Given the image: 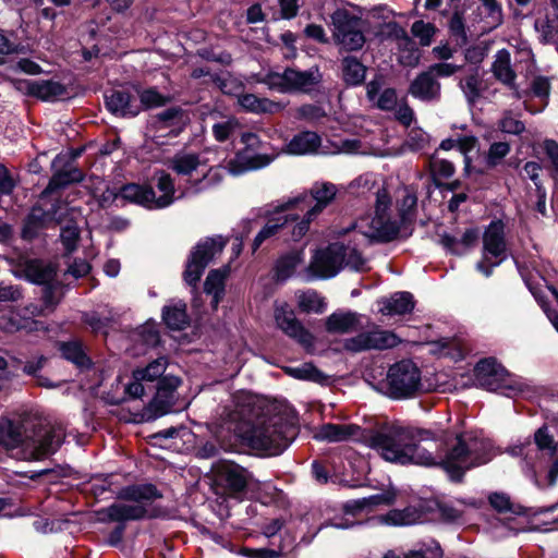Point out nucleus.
Here are the masks:
<instances>
[{"instance_id":"nucleus-27","label":"nucleus","mask_w":558,"mask_h":558,"mask_svg":"<svg viewBox=\"0 0 558 558\" xmlns=\"http://www.w3.org/2000/svg\"><path fill=\"white\" fill-rule=\"evenodd\" d=\"M492 71L498 81L513 89L515 98L520 99L526 96L527 92H522L514 85L515 73L511 68L510 53L507 50L502 49L496 53Z\"/></svg>"},{"instance_id":"nucleus-44","label":"nucleus","mask_w":558,"mask_h":558,"mask_svg":"<svg viewBox=\"0 0 558 558\" xmlns=\"http://www.w3.org/2000/svg\"><path fill=\"white\" fill-rule=\"evenodd\" d=\"M469 104H475L483 90V80L477 70L466 74L459 83Z\"/></svg>"},{"instance_id":"nucleus-5","label":"nucleus","mask_w":558,"mask_h":558,"mask_svg":"<svg viewBox=\"0 0 558 558\" xmlns=\"http://www.w3.org/2000/svg\"><path fill=\"white\" fill-rule=\"evenodd\" d=\"M352 229L354 246H345L342 243L336 242L326 248L315 251L308 266L301 274L305 281L332 278L343 266L356 271L365 269L366 259L357 250V246H361L359 244L360 238L356 235L357 229L354 226Z\"/></svg>"},{"instance_id":"nucleus-53","label":"nucleus","mask_w":558,"mask_h":558,"mask_svg":"<svg viewBox=\"0 0 558 558\" xmlns=\"http://www.w3.org/2000/svg\"><path fill=\"white\" fill-rule=\"evenodd\" d=\"M510 153V144L507 142L493 143L485 157L487 167L494 168L501 163L502 159Z\"/></svg>"},{"instance_id":"nucleus-55","label":"nucleus","mask_w":558,"mask_h":558,"mask_svg":"<svg viewBox=\"0 0 558 558\" xmlns=\"http://www.w3.org/2000/svg\"><path fill=\"white\" fill-rule=\"evenodd\" d=\"M498 129L502 133L519 135L524 131L525 126L524 123L510 111H506L498 122Z\"/></svg>"},{"instance_id":"nucleus-23","label":"nucleus","mask_w":558,"mask_h":558,"mask_svg":"<svg viewBox=\"0 0 558 558\" xmlns=\"http://www.w3.org/2000/svg\"><path fill=\"white\" fill-rule=\"evenodd\" d=\"M385 82L383 76H376L366 85L367 99L380 110H393L398 106L397 92L393 88L383 89Z\"/></svg>"},{"instance_id":"nucleus-2","label":"nucleus","mask_w":558,"mask_h":558,"mask_svg":"<svg viewBox=\"0 0 558 558\" xmlns=\"http://www.w3.org/2000/svg\"><path fill=\"white\" fill-rule=\"evenodd\" d=\"M374 194V214L362 217L354 223V228L357 229L356 235L360 238L359 244L388 243L409 236L412 233L411 223L414 219L416 196L405 191L395 213L391 196L385 187L377 189Z\"/></svg>"},{"instance_id":"nucleus-9","label":"nucleus","mask_w":558,"mask_h":558,"mask_svg":"<svg viewBox=\"0 0 558 558\" xmlns=\"http://www.w3.org/2000/svg\"><path fill=\"white\" fill-rule=\"evenodd\" d=\"M159 497L153 485H133L125 487L118 494L119 502L107 508L106 512L112 521L138 520L147 512V502Z\"/></svg>"},{"instance_id":"nucleus-10","label":"nucleus","mask_w":558,"mask_h":558,"mask_svg":"<svg viewBox=\"0 0 558 558\" xmlns=\"http://www.w3.org/2000/svg\"><path fill=\"white\" fill-rule=\"evenodd\" d=\"M187 123V117L181 108L173 107L163 110L156 116L154 123L155 132L146 140L144 148L157 151L153 159L165 163L162 151L166 146H170L173 140L179 136Z\"/></svg>"},{"instance_id":"nucleus-31","label":"nucleus","mask_w":558,"mask_h":558,"mask_svg":"<svg viewBox=\"0 0 558 558\" xmlns=\"http://www.w3.org/2000/svg\"><path fill=\"white\" fill-rule=\"evenodd\" d=\"M238 104L252 113H277L284 108L281 102L272 101L268 98H260L254 94L238 95Z\"/></svg>"},{"instance_id":"nucleus-48","label":"nucleus","mask_w":558,"mask_h":558,"mask_svg":"<svg viewBox=\"0 0 558 558\" xmlns=\"http://www.w3.org/2000/svg\"><path fill=\"white\" fill-rule=\"evenodd\" d=\"M366 150L362 147L361 141L356 138H344L329 142L326 149H323V155L335 154H365Z\"/></svg>"},{"instance_id":"nucleus-62","label":"nucleus","mask_w":558,"mask_h":558,"mask_svg":"<svg viewBox=\"0 0 558 558\" xmlns=\"http://www.w3.org/2000/svg\"><path fill=\"white\" fill-rule=\"evenodd\" d=\"M428 142V134L420 128H414L409 132L407 145L412 150H421L426 147Z\"/></svg>"},{"instance_id":"nucleus-15","label":"nucleus","mask_w":558,"mask_h":558,"mask_svg":"<svg viewBox=\"0 0 558 558\" xmlns=\"http://www.w3.org/2000/svg\"><path fill=\"white\" fill-rule=\"evenodd\" d=\"M506 257L505 226L501 221H493L484 232L483 259L476 264V269L485 277H489L493 268Z\"/></svg>"},{"instance_id":"nucleus-42","label":"nucleus","mask_w":558,"mask_h":558,"mask_svg":"<svg viewBox=\"0 0 558 558\" xmlns=\"http://www.w3.org/2000/svg\"><path fill=\"white\" fill-rule=\"evenodd\" d=\"M227 269L223 270H211L204 284V290L208 295L213 296L211 305L216 308L223 295V283L227 277Z\"/></svg>"},{"instance_id":"nucleus-38","label":"nucleus","mask_w":558,"mask_h":558,"mask_svg":"<svg viewBox=\"0 0 558 558\" xmlns=\"http://www.w3.org/2000/svg\"><path fill=\"white\" fill-rule=\"evenodd\" d=\"M60 213H62V216H70L69 223L61 228L60 238L65 251L72 253L77 246L80 236L78 227L75 223L78 213L74 208H68L66 206L62 207Z\"/></svg>"},{"instance_id":"nucleus-18","label":"nucleus","mask_w":558,"mask_h":558,"mask_svg":"<svg viewBox=\"0 0 558 558\" xmlns=\"http://www.w3.org/2000/svg\"><path fill=\"white\" fill-rule=\"evenodd\" d=\"M225 241L221 238L206 239L199 242L191 253L184 271V280L194 286L201 279L209 262L222 252Z\"/></svg>"},{"instance_id":"nucleus-14","label":"nucleus","mask_w":558,"mask_h":558,"mask_svg":"<svg viewBox=\"0 0 558 558\" xmlns=\"http://www.w3.org/2000/svg\"><path fill=\"white\" fill-rule=\"evenodd\" d=\"M333 39L348 51L362 49L365 36L361 26V19L345 9H338L331 14Z\"/></svg>"},{"instance_id":"nucleus-64","label":"nucleus","mask_w":558,"mask_h":558,"mask_svg":"<svg viewBox=\"0 0 558 558\" xmlns=\"http://www.w3.org/2000/svg\"><path fill=\"white\" fill-rule=\"evenodd\" d=\"M460 68V65L453 63L441 62L430 65L427 71L437 80V77H449L453 75Z\"/></svg>"},{"instance_id":"nucleus-54","label":"nucleus","mask_w":558,"mask_h":558,"mask_svg":"<svg viewBox=\"0 0 558 558\" xmlns=\"http://www.w3.org/2000/svg\"><path fill=\"white\" fill-rule=\"evenodd\" d=\"M377 183L376 175L373 173H364L360 177H357L355 180H353L349 189L351 190V193L356 195H365L375 187Z\"/></svg>"},{"instance_id":"nucleus-1","label":"nucleus","mask_w":558,"mask_h":558,"mask_svg":"<svg viewBox=\"0 0 558 558\" xmlns=\"http://www.w3.org/2000/svg\"><path fill=\"white\" fill-rule=\"evenodd\" d=\"M439 439L441 448L428 429L391 424L368 434L366 445L388 462L440 466L452 481H461L466 471L486 464L496 454L492 441L474 432Z\"/></svg>"},{"instance_id":"nucleus-34","label":"nucleus","mask_w":558,"mask_h":558,"mask_svg":"<svg viewBox=\"0 0 558 558\" xmlns=\"http://www.w3.org/2000/svg\"><path fill=\"white\" fill-rule=\"evenodd\" d=\"M361 315L353 312H338L331 314L326 320V329L335 333H348L360 326Z\"/></svg>"},{"instance_id":"nucleus-13","label":"nucleus","mask_w":558,"mask_h":558,"mask_svg":"<svg viewBox=\"0 0 558 558\" xmlns=\"http://www.w3.org/2000/svg\"><path fill=\"white\" fill-rule=\"evenodd\" d=\"M337 186L330 182L316 183L311 189L312 198L316 202L315 205L310 206L308 197L303 194L299 197H304V202L295 209L296 213H303L301 220L292 228L291 236L294 240H301L308 231L311 222L330 204L336 194Z\"/></svg>"},{"instance_id":"nucleus-4","label":"nucleus","mask_w":558,"mask_h":558,"mask_svg":"<svg viewBox=\"0 0 558 558\" xmlns=\"http://www.w3.org/2000/svg\"><path fill=\"white\" fill-rule=\"evenodd\" d=\"M29 427L26 422L1 417L0 445L15 458L33 461L54 453L64 439L61 426H40L28 434Z\"/></svg>"},{"instance_id":"nucleus-50","label":"nucleus","mask_w":558,"mask_h":558,"mask_svg":"<svg viewBox=\"0 0 558 558\" xmlns=\"http://www.w3.org/2000/svg\"><path fill=\"white\" fill-rule=\"evenodd\" d=\"M286 373L293 378L312 380L315 383H323L326 379L325 375L310 363H304L294 367H286Z\"/></svg>"},{"instance_id":"nucleus-49","label":"nucleus","mask_w":558,"mask_h":558,"mask_svg":"<svg viewBox=\"0 0 558 558\" xmlns=\"http://www.w3.org/2000/svg\"><path fill=\"white\" fill-rule=\"evenodd\" d=\"M420 514L413 508L403 510H391L380 518V521L390 525H411L418 521Z\"/></svg>"},{"instance_id":"nucleus-59","label":"nucleus","mask_w":558,"mask_h":558,"mask_svg":"<svg viewBox=\"0 0 558 558\" xmlns=\"http://www.w3.org/2000/svg\"><path fill=\"white\" fill-rule=\"evenodd\" d=\"M535 28L541 33L543 40L551 41L558 33V14L554 19L537 20Z\"/></svg>"},{"instance_id":"nucleus-28","label":"nucleus","mask_w":558,"mask_h":558,"mask_svg":"<svg viewBox=\"0 0 558 558\" xmlns=\"http://www.w3.org/2000/svg\"><path fill=\"white\" fill-rule=\"evenodd\" d=\"M106 106L114 114L135 117L141 111L136 99L124 90H112L106 96Z\"/></svg>"},{"instance_id":"nucleus-7","label":"nucleus","mask_w":558,"mask_h":558,"mask_svg":"<svg viewBox=\"0 0 558 558\" xmlns=\"http://www.w3.org/2000/svg\"><path fill=\"white\" fill-rule=\"evenodd\" d=\"M474 377L478 386L509 398L530 396L533 392L527 379L510 374L495 359L480 361L474 367Z\"/></svg>"},{"instance_id":"nucleus-33","label":"nucleus","mask_w":558,"mask_h":558,"mask_svg":"<svg viewBox=\"0 0 558 558\" xmlns=\"http://www.w3.org/2000/svg\"><path fill=\"white\" fill-rule=\"evenodd\" d=\"M120 196L145 208L156 209L154 190L150 186L130 183L121 187Z\"/></svg>"},{"instance_id":"nucleus-22","label":"nucleus","mask_w":558,"mask_h":558,"mask_svg":"<svg viewBox=\"0 0 558 558\" xmlns=\"http://www.w3.org/2000/svg\"><path fill=\"white\" fill-rule=\"evenodd\" d=\"M323 149H326V145L323 144L320 136L312 131L300 132L294 135L284 147V153L289 155H312L322 154Z\"/></svg>"},{"instance_id":"nucleus-25","label":"nucleus","mask_w":558,"mask_h":558,"mask_svg":"<svg viewBox=\"0 0 558 558\" xmlns=\"http://www.w3.org/2000/svg\"><path fill=\"white\" fill-rule=\"evenodd\" d=\"M534 441L538 450L551 459L547 476L549 485H554L558 478V442L555 441L546 425L535 432Z\"/></svg>"},{"instance_id":"nucleus-52","label":"nucleus","mask_w":558,"mask_h":558,"mask_svg":"<svg viewBox=\"0 0 558 558\" xmlns=\"http://www.w3.org/2000/svg\"><path fill=\"white\" fill-rule=\"evenodd\" d=\"M395 500V495L392 493H384L371 496L368 498H363L359 501H356L354 505H347L345 510L348 512H353L355 509H364L366 507L371 506H377V505H390Z\"/></svg>"},{"instance_id":"nucleus-35","label":"nucleus","mask_w":558,"mask_h":558,"mask_svg":"<svg viewBox=\"0 0 558 558\" xmlns=\"http://www.w3.org/2000/svg\"><path fill=\"white\" fill-rule=\"evenodd\" d=\"M304 248L293 250L289 253L281 255L275 267L276 277L278 280H287L291 278L296 269L303 264Z\"/></svg>"},{"instance_id":"nucleus-3","label":"nucleus","mask_w":558,"mask_h":558,"mask_svg":"<svg viewBox=\"0 0 558 558\" xmlns=\"http://www.w3.org/2000/svg\"><path fill=\"white\" fill-rule=\"evenodd\" d=\"M233 410L223 407L220 413L221 425L239 434L253 449L264 451L268 456L280 454L290 444L292 428L282 416L275 415L245 430L243 425L251 412V398L242 391L231 398Z\"/></svg>"},{"instance_id":"nucleus-17","label":"nucleus","mask_w":558,"mask_h":558,"mask_svg":"<svg viewBox=\"0 0 558 558\" xmlns=\"http://www.w3.org/2000/svg\"><path fill=\"white\" fill-rule=\"evenodd\" d=\"M400 343L399 337L389 330L373 325L368 330L362 331L343 342V348L350 352H362L371 350H387Z\"/></svg>"},{"instance_id":"nucleus-41","label":"nucleus","mask_w":558,"mask_h":558,"mask_svg":"<svg viewBox=\"0 0 558 558\" xmlns=\"http://www.w3.org/2000/svg\"><path fill=\"white\" fill-rule=\"evenodd\" d=\"M168 365V359L166 356H159L151 361L145 367H140L133 371L132 377L136 380H144L145 383H153L159 380L165 374Z\"/></svg>"},{"instance_id":"nucleus-6","label":"nucleus","mask_w":558,"mask_h":558,"mask_svg":"<svg viewBox=\"0 0 558 558\" xmlns=\"http://www.w3.org/2000/svg\"><path fill=\"white\" fill-rule=\"evenodd\" d=\"M165 163L184 180L192 193L204 192L222 180L223 169L210 163L208 151L182 149Z\"/></svg>"},{"instance_id":"nucleus-37","label":"nucleus","mask_w":558,"mask_h":558,"mask_svg":"<svg viewBox=\"0 0 558 558\" xmlns=\"http://www.w3.org/2000/svg\"><path fill=\"white\" fill-rule=\"evenodd\" d=\"M156 186L159 196H156L154 192V203L156 205V209L165 208L171 205L174 201V182L171 175L165 171H159L156 173Z\"/></svg>"},{"instance_id":"nucleus-24","label":"nucleus","mask_w":558,"mask_h":558,"mask_svg":"<svg viewBox=\"0 0 558 558\" xmlns=\"http://www.w3.org/2000/svg\"><path fill=\"white\" fill-rule=\"evenodd\" d=\"M440 83L427 70L420 73L410 84L409 94L425 102L437 101L440 98Z\"/></svg>"},{"instance_id":"nucleus-61","label":"nucleus","mask_w":558,"mask_h":558,"mask_svg":"<svg viewBox=\"0 0 558 558\" xmlns=\"http://www.w3.org/2000/svg\"><path fill=\"white\" fill-rule=\"evenodd\" d=\"M325 116V110L316 105H304L296 109V118L308 122H316Z\"/></svg>"},{"instance_id":"nucleus-63","label":"nucleus","mask_w":558,"mask_h":558,"mask_svg":"<svg viewBox=\"0 0 558 558\" xmlns=\"http://www.w3.org/2000/svg\"><path fill=\"white\" fill-rule=\"evenodd\" d=\"M238 122L233 118H229L222 122L216 123L213 126V133L217 141H226L230 134L236 129Z\"/></svg>"},{"instance_id":"nucleus-30","label":"nucleus","mask_w":558,"mask_h":558,"mask_svg":"<svg viewBox=\"0 0 558 558\" xmlns=\"http://www.w3.org/2000/svg\"><path fill=\"white\" fill-rule=\"evenodd\" d=\"M378 305V311L383 315H403L412 312L414 308V301L410 292H396L389 298L379 300Z\"/></svg>"},{"instance_id":"nucleus-46","label":"nucleus","mask_w":558,"mask_h":558,"mask_svg":"<svg viewBox=\"0 0 558 558\" xmlns=\"http://www.w3.org/2000/svg\"><path fill=\"white\" fill-rule=\"evenodd\" d=\"M60 351L65 360L72 362L80 369L89 367L90 360L85 354L81 343L75 341L62 343Z\"/></svg>"},{"instance_id":"nucleus-58","label":"nucleus","mask_w":558,"mask_h":558,"mask_svg":"<svg viewBox=\"0 0 558 558\" xmlns=\"http://www.w3.org/2000/svg\"><path fill=\"white\" fill-rule=\"evenodd\" d=\"M411 32L414 37L418 38L422 46H429L435 34V27L430 23L416 21L413 23Z\"/></svg>"},{"instance_id":"nucleus-57","label":"nucleus","mask_w":558,"mask_h":558,"mask_svg":"<svg viewBox=\"0 0 558 558\" xmlns=\"http://www.w3.org/2000/svg\"><path fill=\"white\" fill-rule=\"evenodd\" d=\"M140 100L144 108H156L166 105L169 98L155 88H147L140 93Z\"/></svg>"},{"instance_id":"nucleus-12","label":"nucleus","mask_w":558,"mask_h":558,"mask_svg":"<svg viewBox=\"0 0 558 558\" xmlns=\"http://www.w3.org/2000/svg\"><path fill=\"white\" fill-rule=\"evenodd\" d=\"M320 80L322 75L317 68L305 71L288 68L281 73L268 72L260 82L278 93H310Z\"/></svg>"},{"instance_id":"nucleus-32","label":"nucleus","mask_w":558,"mask_h":558,"mask_svg":"<svg viewBox=\"0 0 558 558\" xmlns=\"http://www.w3.org/2000/svg\"><path fill=\"white\" fill-rule=\"evenodd\" d=\"M181 379L173 375H162L157 383L156 397L151 403V407L156 408L158 403H162V407L158 411V415H162L168 412L171 407L170 397L172 392L180 386Z\"/></svg>"},{"instance_id":"nucleus-21","label":"nucleus","mask_w":558,"mask_h":558,"mask_svg":"<svg viewBox=\"0 0 558 558\" xmlns=\"http://www.w3.org/2000/svg\"><path fill=\"white\" fill-rule=\"evenodd\" d=\"M275 319L277 326L289 337L295 339L303 345H311L313 342L312 335L304 329L296 319L293 311L287 305L278 306L275 311Z\"/></svg>"},{"instance_id":"nucleus-39","label":"nucleus","mask_w":558,"mask_h":558,"mask_svg":"<svg viewBox=\"0 0 558 558\" xmlns=\"http://www.w3.org/2000/svg\"><path fill=\"white\" fill-rule=\"evenodd\" d=\"M25 278L36 284L49 283L54 277V269L41 260H28L24 266Z\"/></svg>"},{"instance_id":"nucleus-11","label":"nucleus","mask_w":558,"mask_h":558,"mask_svg":"<svg viewBox=\"0 0 558 558\" xmlns=\"http://www.w3.org/2000/svg\"><path fill=\"white\" fill-rule=\"evenodd\" d=\"M385 393L392 399L414 397L422 390V375L417 365L402 360L391 365L384 381Z\"/></svg>"},{"instance_id":"nucleus-36","label":"nucleus","mask_w":558,"mask_h":558,"mask_svg":"<svg viewBox=\"0 0 558 558\" xmlns=\"http://www.w3.org/2000/svg\"><path fill=\"white\" fill-rule=\"evenodd\" d=\"M27 93L43 100H53L61 97L65 89L62 84L54 81L25 82Z\"/></svg>"},{"instance_id":"nucleus-19","label":"nucleus","mask_w":558,"mask_h":558,"mask_svg":"<svg viewBox=\"0 0 558 558\" xmlns=\"http://www.w3.org/2000/svg\"><path fill=\"white\" fill-rule=\"evenodd\" d=\"M275 157V155L258 153L244 147L227 163L226 168L230 174L241 175L267 167Z\"/></svg>"},{"instance_id":"nucleus-43","label":"nucleus","mask_w":558,"mask_h":558,"mask_svg":"<svg viewBox=\"0 0 558 558\" xmlns=\"http://www.w3.org/2000/svg\"><path fill=\"white\" fill-rule=\"evenodd\" d=\"M342 75L347 84L355 86L364 82L366 66L354 57L342 60Z\"/></svg>"},{"instance_id":"nucleus-29","label":"nucleus","mask_w":558,"mask_h":558,"mask_svg":"<svg viewBox=\"0 0 558 558\" xmlns=\"http://www.w3.org/2000/svg\"><path fill=\"white\" fill-rule=\"evenodd\" d=\"M295 527L296 520L292 519L291 515H284L279 518H274L265 522L262 527L263 534L267 537H274L277 534L283 533L284 541L287 544L282 546V549L292 545L295 539Z\"/></svg>"},{"instance_id":"nucleus-45","label":"nucleus","mask_w":558,"mask_h":558,"mask_svg":"<svg viewBox=\"0 0 558 558\" xmlns=\"http://www.w3.org/2000/svg\"><path fill=\"white\" fill-rule=\"evenodd\" d=\"M166 325L174 330H181L187 325L186 306L182 302L166 306L162 312Z\"/></svg>"},{"instance_id":"nucleus-16","label":"nucleus","mask_w":558,"mask_h":558,"mask_svg":"<svg viewBox=\"0 0 558 558\" xmlns=\"http://www.w3.org/2000/svg\"><path fill=\"white\" fill-rule=\"evenodd\" d=\"M216 481L229 496L234 498L254 492L259 485L246 469L229 461L217 466Z\"/></svg>"},{"instance_id":"nucleus-51","label":"nucleus","mask_w":558,"mask_h":558,"mask_svg":"<svg viewBox=\"0 0 558 558\" xmlns=\"http://www.w3.org/2000/svg\"><path fill=\"white\" fill-rule=\"evenodd\" d=\"M299 306L304 312L323 313L326 304L324 299L314 290H307L299 294Z\"/></svg>"},{"instance_id":"nucleus-47","label":"nucleus","mask_w":558,"mask_h":558,"mask_svg":"<svg viewBox=\"0 0 558 558\" xmlns=\"http://www.w3.org/2000/svg\"><path fill=\"white\" fill-rule=\"evenodd\" d=\"M82 173L78 169L70 167L66 170L57 171L49 181V184L45 189V194L53 193L54 191L72 183L82 180Z\"/></svg>"},{"instance_id":"nucleus-56","label":"nucleus","mask_w":558,"mask_h":558,"mask_svg":"<svg viewBox=\"0 0 558 558\" xmlns=\"http://www.w3.org/2000/svg\"><path fill=\"white\" fill-rule=\"evenodd\" d=\"M530 93L543 102V108L547 105L550 94V82L545 76H535L531 82Z\"/></svg>"},{"instance_id":"nucleus-60","label":"nucleus","mask_w":558,"mask_h":558,"mask_svg":"<svg viewBox=\"0 0 558 558\" xmlns=\"http://www.w3.org/2000/svg\"><path fill=\"white\" fill-rule=\"evenodd\" d=\"M134 336L141 340L145 347H155L159 342V333L151 324H146L138 328Z\"/></svg>"},{"instance_id":"nucleus-8","label":"nucleus","mask_w":558,"mask_h":558,"mask_svg":"<svg viewBox=\"0 0 558 558\" xmlns=\"http://www.w3.org/2000/svg\"><path fill=\"white\" fill-rule=\"evenodd\" d=\"M304 197H292L282 204L276 206L269 215L265 226L256 234L253 242V252H255L265 241L272 238H281L284 242H298L291 236L292 228L301 220V216L295 209L304 202Z\"/></svg>"},{"instance_id":"nucleus-20","label":"nucleus","mask_w":558,"mask_h":558,"mask_svg":"<svg viewBox=\"0 0 558 558\" xmlns=\"http://www.w3.org/2000/svg\"><path fill=\"white\" fill-rule=\"evenodd\" d=\"M314 438L320 441L341 442L351 440H363L366 442L367 435L355 424H324L316 429Z\"/></svg>"},{"instance_id":"nucleus-26","label":"nucleus","mask_w":558,"mask_h":558,"mask_svg":"<svg viewBox=\"0 0 558 558\" xmlns=\"http://www.w3.org/2000/svg\"><path fill=\"white\" fill-rule=\"evenodd\" d=\"M61 209L62 206H59L51 216L49 213L44 211L40 207H34L24 223L22 230L23 238L27 240L35 238L39 230L48 227L52 219H56L58 223L64 222L62 213H60Z\"/></svg>"},{"instance_id":"nucleus-40","label":"nucleus","mask_w":558,"mask_h":558,"mask_svg":"<svg viewBox=\"0 0 558 558\" xmlns=\"http://www.w3.org/2000/svg\"><path fill=\"white\" fill-rule=\"evenodd\" d=\"M478 232L475 229H468L460 239L449 234L441 235V244L457 255L464 254L477 240Z\"/></svg>"}]
</instances>
